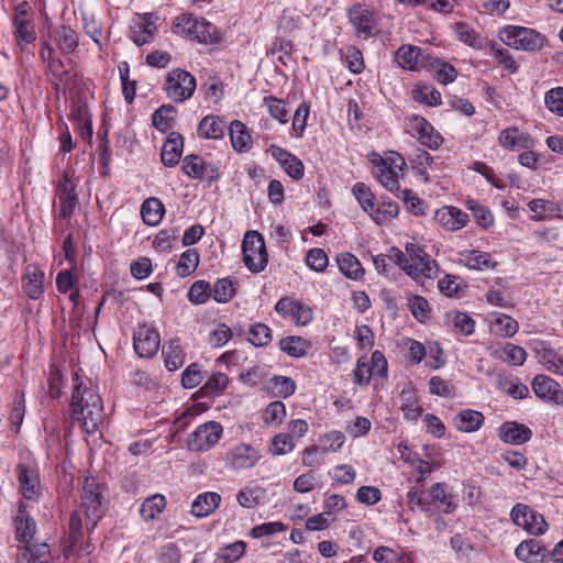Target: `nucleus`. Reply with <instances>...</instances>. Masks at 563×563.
<instances>
[{
    "instance_id": "obj_1",
    "label": "nucleus",
    "mask_w": 563,
    "mask_h": 563,
    "mask_svg": "<svg viewBox=\"0 0 563 563\" xmlns=\"http://www.w3.org/2000/svg\"><path fill=\"white\" fill-rule=\"evenodd\" d=\"M106 486L93 477H85L79 509L69 519V539L75 547L85 527L91 534L104 514Z\"/></svg>"
},
{
    "instance_id": "obj_2",
    "label": "nucleus",
    "mask_w": 563,
    "mask_h": 563,
    "mask_svg": "<svg viewBox=\"0 0 563 563\" xmlns=\"http://www.w3.org/2000/svg\"><path fill=\"white\" fill-rule=\"evenodd\" d=\"M69 406L71 420L80 423L85 432L93 433L98 430L103 412L101 397L92 388L84 386L78 374L73 377Z\"/></svg>"
},
{
    "instance_id": "obj_3",
    "label": "nucleus",
    "mask_w": 563,
    "mask_h": 563,
    "mask_svg": "<svg viewBox=\"0 0 563 563\" xmlns=\"http://www.w3.org/2000/svg\"><path fill=\"white\" fill-rule=\"evenodd\" d=\"M173 33L196 40L199 43L212 44L219 41L217 27L203 18H198L192 13L178 15L172 25Z\"/></svg>"
},
{
    "instance_id": "obj_4",
    "label": "nucleus",
    "mask_w": 563,
    "mask_h": 563,
    "mask_svg": "<svg viewBox=\"0 0 563 563\" xmlns=\"http://www.w3.org/2000/svg\"><path fill=\"white\" fill-rule=\"evenodd\" d=\"M405 251L409 256L408 260H410L406 267V274L408 276L415 280H418L420 277L434 279L439 276V265L435 260L428 254L424 246L410 242L406 244Z\"/></svg>"
},
{
    "instance_id": "obj_5",
    "label": "nucleus",
    "mask_w": 563,
    "mask_h": 563,
    "mask_svg": "<svg viewBox=\"0 0 563 563\" xmlns=\"http://www.w3.org/2000/svg\"><path fill=\"white\" fill-rule=\"evenodd\" d=\"M500 41L515 49L537 51L543 47L544 37L533 29L507 25L499 30Z\"/></svg>"
},
{
    "instance_id": "obj_6",
    "label": "nucleus",
    "mask_w": 563,
    "mask_h": 563,
    "mask_svg": "<svg viewBox=\"0 0 563 563\" xmlns=\"http://www.w3.org/2000/svg\"><path fill=\"white\" fill-rule=\"evenodd\" d=\"M243 262L254 274L265 269L268 263V254L264 238L257 231H247L242 241Z\"/></svg>"
},
{
    "instance_id": "obj_7",
    "label": "nucleus",
    "mask_w": 563,
    "mask_h": 563,
    "mask_svg": "<svg viewBox=\"0 0 563 563\" xmlns=\"http://www.w3.org/2000/svg\"><path fill=\"white\" fill-rule=\"evenodd\" d=\"M196 86V78L187 70L175 68L166 76L165 91L173 101L188 100L194 95Z\"/></svg>"
},
{
    "instance_id": "obj_8",
    "label": "nucleus",
    "mask_w": 563,
    "mask_h": 563,
    "mask_svg": "<svg viewBox=\"0 0 563 563\" xmlns=\"http://www.w3.org/2000/svg\"><path fill=\"white\" fill-rule=\"evenodd\" d=\"M512 522L532 536H541L548 530V523L543 515L525 504H516L511 511Z\"/></svg>"
},
{
    "instance_id": "obj_9",
    "label": "nucleus",
    "mask_w": 563,
    "mask_h": 563,
    "mask_svg": "<svg viewBox=\"0 0 563 563\" xmlns=\"http://www.w3.org/2000/svg\"><path fill=\"white\" fill-rule=\"evenodd\" d=\"M347 19L358 38L367 40L375 33V11L366 3H355L347 9Z\"/></svg>"
},
{
    "instance_id": "obj_10",
    "label": "nucleus",
    "mask_w": 563,
    "mask_h": 563,
    "mask_svg": "<svg viewBox=\"0 0 563 563\" xmlns=\"http://www.w3.org/2000/svg\"><path fill=\"white\" fill-rule=\"evenodd\" d=\"M161 338L157 330L147 324H141L133 334V347L142 358L153 357L159 350Z\"/></svg>"
},
{
    "instance_id": "obj_11",
    "label": "nucleus",
    "mask_w": 563,
    "mask_h": 563,
    "mask_svg": "<svg viewBox=\"0 0 563 563\" xmlns=\"http://www.w3.org/2000/svg\"><path fill=\"white\" fill-rule=\"evenodd\" d=\"M222 426L216 421L200 424L188 438L190 450L206 451L217 444L222 435Z\"/></svg>"
},
{
    "instance_id": "obj_12",
    "label": "nucleus",
    "mask_w": 563,
    "mask_h": 563,
    "mask_svg": "<svg viewBox=\"0 0 563 563\" xmlns=\"http://www.w3.org/2000/svg\"><path fill=\"white\" fill-rule=\"evenodd\" d=\"M431 55L422 48L413 45H401L395 53V59L398 65L411 71H419L428 68Z\"/></svg>"
},
{
    "instance_id": "obj_13",
    "label": "nucleus",
    "mask_w": 563,
    "mask_h": 563,
    "mask_svg": "<svg viewBox=\"0 0 563 563\" xmlns=\"http://www.w3.org/2000/svg\"><path fill=\"white\" fill-rule=\"evenodd\" d=\"M181 172L192 179H203L208 176L209 183L219 178L218 168L196 154L186 155L183 159Z\"/></svg>"
},
{
    "instance_id": "obj_14",
    "label": "nucleus",
    "mask_w": 563,
    "mask_h": 563,
    "mask_svg": "<svg viewBox=\"0 0 563 563\" xmlns=\"http://www.w3.org/2000/svg\"><path fill=\"white\" fill-rule=\"evenodd\" d=\"M532 390L540 399L555 404H563V389L560 384L550 376L539 374L532 379Z\"/></svg>"
},
{
    "instance_id": "obj_15",
    "label": "nucleus",
    "mask_w": 563,
    "mask_h": 563,
    "mask_svg": "<svg viewBox=\"0 0 563 563\" xmlns=\"http://www.w3.org/2000/svg\"><path fill=\"white\" fill-rule=\"evenodd\" d=\"M25 7V2L20 4L13 16L15 41L22 49L25 45L31 44L36 40L34 25L27 18Z\"/></svg>"
},
{
    "instance_id": "obj_16",
    "label": "nucleus",
    "mask_w": 563,
    "mask_h": 563,
    "mask_svg": "<svg viewBox=\"0 0 563 563\" xmlns=\"http://www.w3.org/2000/svg\"><path fill=\"white\" fill-rule=\"evenodd\" d=\"M268 152L282 165L289 177L295 180L303 177L305 166L296 155L274 144L269 146Z\"/></svg>"
},
{
    "instance_id": "obj_17",
    "label": "nucleus",
    "mask_w": 563,
    "mask_h": 563,
    "mask_svg": "<svg viewBox=\"0 0 563 563\" xmlns=\"http://www.w3.org/2000/svg\"><path fill=\"white\" fill-rule=\"evenodd\" d=\"M261 453L249 444H241L228 453V463L233 470L251 468L261 460Z\"/></svg>"
},
{
    "instance_id": "obj_18",
    "label": "nucleus",
    "mask_w": 563,
    "mask_h": 563,
    "mask_svg": "<svg viewBox=\"0 0 563 563\" xmlns=\"http://www.w3.org/2000/svg\"><path fill=\"white\" fill-rule=\"evenodd\" d=\"M516 558L525 563H543L549 558L547 548L536 539L521 541L515 550Z\"/></svg>"
},
{
    "instance_id": "obj_19",
    "label": "nucleus",
    "mask_w": 563,
    "mask_h": 563,
    "mask_svg": "<svg viewBox=\"0 0 563 563\" xmlns=\"http://www.w3.org/2000/svg\"><path fill=\"white\" fill-rule=\"evenodd\" d=\"M16 475L20 490L24 498L33 500L40 496V479L37 472L25 464H18Z\"/></svg>"
},
{
    "instance_id": "obj_20",
    "label": "nucleus",
    "mask_w": 563,
    "mask_h": 563,
    "mask_svg": "<svg viewBox=\"0 0 563 563\" xmlns=\"http://www.w3.org/2000/svg\"><path fill=\"white\" fill-rule=\"evenodd\" d=\"M411 129L416 132L420 143L430 150H437L443 142V137L434 128L422 117H413Z\"/></svg>"
},
{
    "instance_id": "obj_21",
    "label": "nucleus",
    "mask_w": 563,
    "mask_h": 563,
    "mask_svg": "<svg viewBox=\"0 0 563 563\" xmlns=\"http://www.w3.org/2000/svg\"><path fill=\"white\" fill-rule=\"evenodd\" d=\"M184 150V137L178 132H170L161 151V161L167 167L178 165Z\"/></svg>"
},
{
    "instance_id": "obj_22",
    "label": "nucleus",
    "mask_w": 563,
    "mask_h": 563,
    "mask_svg": "<svg viewBox=\"0 0 563 563\" xmlns=\"http://www.w3.org/2000/svg\"><path fill=\"white\" fill-rule=\"evenodd\" d=\"M499 144L507 150H528L533 146V139L527 132L520 131L518 128L504 129L498 137Z\"/></svg>"
},
{
    "instance_id": "obj_23",
    "label": "nucleus",
    "mask_w": 563,
    "mask_h": 563,
    "mask_svg": "<svg viewBox=\"0 0 563 563\" xmlns=\"http://www.w3.org/2000/svg\"><path fill=\"white\" fill-rule=\"evenodd\" d=\"M532 431L525 424L507 421L499 428V438L510 444H523L531 439Z\"/></svg>"
},
{
    "instance_id": "obj_24",
    "label": "nucleus",
    "mask_w": 563,
    "mask_h": 563,
    "mask_svg": "<svg viewBox=\"0 0 563 563\" xmlns=\"http://www.w3.org/2000/svg\"><path fill=\"white\" fill-rule=\"evenodd\" d=\"M435 217L449 231H457L468 223V214L456 207H443L437 211Z\"/></svg>"
},
{
    "instance_id": "obj_25",
    "label": "nucleus",
    "mask_w": 563,
    "mask_h": 563,
    "mask_svg": "<svg viewBox=\"0 0 563 563\" xmlns=\"http://www.w3.org/2000/svg\"><path fill=\"white\" fill-rule=\"evenodd\" d=\"M49 37L64 54L73 53L79 44L77 33L68 25L52 29L49 31Z\"/></svg>"
},
{
    "instance_id": "obj_26",
    "label": "nucleus",
    "mask_w": 563,
    "mask_h": 563,
    "mask_svg": "<svg viewBox=\"0 0 563 563\" xmlns=\"http://www.w3.org/2000/svg\"><path fill=\"white\" fill-rule=\"evenodd\" d=\"M58 192L60 202V216L63 218H68L75 209L77 196L75 192V184L67 174H64L58 185Z\"/></svg>"
},
{
    "instance_id": "obj_27",
    "label": "nucleus",
    "mask_w": 563,
    "mask_h": 563,
    "mask_svg": "<svg viewBox=\"0 0 563 563\" xmlns=\"http://www.w3.org/2000/svg\"><path fill=\"white\" fill-rule=\"evenodd\" d=\"M44 273L35 266H27L23 276V289L30 299H40L44 292Z\"/></svg>"
},
{
    "instance_id": "obj_28",
    "label": "nucleus",
    "mask_w": 563,
    "mask_h": 563,
    "mask_svg": "<svg viewBox=\"0 0 563 563\" xmlns=\"http://www.w3.org/2000/svg\"><path fill=\"white\" fill-rule=\"evenodd\" d=\"M221 501V496L213 492L199 494L191 504V514L195 517L203 518L213 512Z\"/></svg>"
},
{
    "instance_id": "obj_29",
    "label": "nucleus",
    "mask_w": 563,
    "mask_h": 563,
    "mask_svg": "<svg viewBox=\"0 0 563 563\" xmlns=\"http://www.w3.org/2000/svg\"><path fill=\"white\" fill-rule=\"evenodd\" d=\"M445 321L455 334L468 336L475 329L474 319L466 312L450 311L445 314Z\"/></svg>"
},
{
    "instance_id": "obj_30",
    "label": "nucleus",
    "mask_w": 563,
    "mask_h": 563,
    "mask_svg": "<svg viewBox=\"0 0 563 563\" xmlns=\"http://www.w3.org/2000/svg\"><path fill=\"white\" fill-rule=\"evenodd\" d=\"M229 134L232 147L240 152H247L251 148L252 137L246 125L240 120L230 123Z\"/></svg>"
},
{
    "instance_id": "obj_31",
    "label": "nucleus",
    "mask_w": 563,
    "mask_h": 563,
    "mask_svg": "<svg viewBox=\"0 0 563 563\" xmlns=\"http://www.w3.org/2000/svg\"><path fill=\"white\" fill-rule=\"evenodd\" d=\"M227 123L218 115H206L198 125V135L202 139H222Z\"/></svg>"
},
{
    "instance_id": "obj_32",
    "label": "nucleus",
    "mask_w": 563,
    "mask_h": 563,
    "mask_svg": "<svg viewBox=\"0 0 563 563\" xmlns=\"http://www.w3.org/2000/svg\"><path fill=\"white\" fill-rule=\"evenodd\" d=\"M352 192L364 212L373 220L379 219V212H375V196L366 184L362 181L356 183L352 188Z\"/></svg>"
},
{
    "instance_id": "obj_33",
    "label": "nucleus",
    "mask_w": 563,
    "mask_h": 563,
    "mask_svg": "<svg viewBox=\"0 0 563 563\" xmlns=\"http://www.w3.org/2000/svg\"><path fill=\"white\" fill-rule=\"evenodd\" d=\"M484 415L472 409L460 411L454 418V424L459 431L475 432L484 423Z\"/></svg>"
},
{
    "instance_id": "obj_34",
    "label": "nucleus",
    "mask_w": 563,
    "mask_h": 563,
    "mask_svg": "<svg viewBox=\"0 0 563 563\" xmlns=\"http://www.w3.org/2000/svg\"><path fill=\"white\" fill-rule=\"evenodd\" d=\"M142 20L143 21L140 24L135 25L131 30L130 37L137 46H142L144 44L152 42L154 33L156 32L157 29L153 21L152 14H144Z\"/></svg>"
},
{
    "instance_id": "obj_35",
    "label": "nucleus",
    "mask_w": 563,
    "mask_h": 563,
    "mask_svg": "<svg viewBox=\"0 0 563 563\" xmlns=\"http://www.w3.org/2000/svg\"><path fill=\"white\" fill-rule=\"evenodd\" d=\"M400 409L407 420H417L421 415L422 407L412 387L404 388L400 393Z\"/></svg>"
},
{
    "instance_id": "obj_36",
    "label": "nucleus",
    "mask_w": 563,
    "mask_h": 563,
    "mask_svg": "<svg viewBox=\"0 0 563 563\" xmlns=\"http://www.w3.org/2000/svg\"><path fill=\"white\" fill-rule=\"evenodd\" d=\"M336 261L340 272L345 277L354 280L363 278L365 271L355 255L352 253H343L338 256Z\"/></svg>"
},
{
    "instance_id": "obj_37",
    "label": "nucleus",
    "mask_w": 563,
    "mask_h": 563,
    "mask_svg": "<svg viewBox=\"0 0 563 563\" xmlns=\"http://www.w3.org/2000/svg\"><path fill=\"white\" fill-rule=\"evenodd\" d=\"M164 212L165 207L158 198L151 197L141 206V216L147 225H157L162 221Z\"/></svg>"
},
{
    "instance_id": "obj_38",
    "label": "nucleus",
    "mask_w": 563,
    "mask_h": 563,
    "mask_svg": "<svg viewBox=\"0 0 563 563\" xmlns=\"http://www.w3.org/2000/svg\"><path fill=\"white\" fill-rule=\"evenodd\" d=\"M428 68L434 70V79L442 85H449L457 77L455 67L441 58L431 56Z\"/></svg>"
},
{
    "instance_id": "obj_39",
    "label": "nucleus",
    "mask_w": 563,
    "mask_h": 563,
    "mask_svg": "<svg viewBox=\"0 0 563 563\" xmlns=\"http://www.w3.org/2000/svg\"><path fill=\"white\" fill-rule=\"evenodd\" d=\"M236 280L230 276L220 278L211 286L212 298L218 303H227L236 295Z\"/></svg>"
},
{
    "instance_id": "obj_40",
    "label": "nucleus",
    "mask_w": 563,
    "mask_h": 563,
    "mask_svg": "<svg viewBox=\"0 0 563 563\" xmlns=\"http://www.w3.org/2000/svg\"><path fill=\"white\" fill-rule=\"evenodd\" d=\"M310 347V342L301 336L289 335L279 341V349L296 358L305 356Z\"/></svg>"
},
{
    "instance_id": "obj_41",
    "label": "nucleus",
    "mask_w": 563,
    "mask_h": 563,
    "mask_svg": "<svg viewBox=\"0 0 563 563\" xmlns=\"http://www.w3.org/2000/svg\"><path fill=\"white\" fill-rule=\"evenodd\" d=\"M494 356L510 365L520 366L526 362L527 353L519 345L506 343L494 352Z\"/></svg>"
},
{
    "instance_id": "obj_42",
    "label": "nucleus",
    "mask_w": 563,
    "mask_h": 563,
    "mask_svg": "<svg viewBox=\"0 0 563 563\" xmlns=\"http://www.w3.org/2000/svg\"><path fill=\"white\" fill-rule=\"evenodd\" d=\"M166 498L161 494L147 497L141 505L140 515L145 521H152L165 509Z\"/></svg>"
},
{
    "instance_id": "obj_43",
    "label": "nucleus",
    "mask_w": 563,
    "mask_h": 563,
    "mask_svg": "<svg viewBox=\"0 0 563 563\" xmlns=\"http://www.w3.org/2000/svg\"><path fill=\"white\" fill-rule=\"evenodd\" d=\"M229 377L224 373L212 374L198 390L200 397L213 398L220 395L228 386Z\"/></svg>"
},
{
    "instance_id": "obj_44",
    "label": "nucleus",
    "mask_w": 563,
    "mask_h": 563,
    "mask_svg": "<svg viewBox=\"0 0 563 563\" xmlns=\"http://www.w3.org/2000/svg\"><path fill=\"white\" fill-rule=\"evenodd\" d=\"M375 175L383 187L391 192L399 191L398 173L387 166V161H380V164L375 166Z\"/></svg>"
},
{
    "instance_id": "obj_45",
    "label": "nucleus",
    "mask_w": 563,
    "mask_h": 563,
    "mask_svg": "<svg viewBox=\"0 0 563 563\" xmlns=\"http://www.w3.org/2000/svg\"><path fill=\"white\" fill-rule=\"evenodd\" d=\"M266 388L276 397L288 398L296 391V383L290 377L276 375L267 382Z\"/></svg>"
},
{
    "instance_id": "obj_46",
    "label": "nucleus",
    "mask_w": 563,
    "mask_h": 563,
    "mask_svg": "<svg viewBox=\"0 0 563 563\" xmlns=\"http://www.w3.org/2000/svg\"><path fill=\"white\" fill-rule=\"evenodd\" d=\"M448 486L444 483H435L430 488V497L433 503L439 501L444 514H452L456 509L453 496L448 493Z\"/></svg>"
},
{
    "instance_id": "obj_47",
    "label": "nucleus",
    "mask_w": 563,
    "mask_h": 563,
    "mask_svg": "<svg viewBox=\"0 0 563 563\" xmlns=\"http://www.w3.org/2000/svg\"><path fill=\"white\" fill-rule=\"evenodd\" d=\"M163 355L165 357V366L170 372L177 371L184 364V352L176 340H172L167 346H163Z\"/></svg>"
},
{
    "instance_id": "obj_48",
    "label": "nucleus",
    "mask_w": 563,
    "mask_h": 563,
    "mask_svg": "<svg viewBox=\"0 0 563 563\" xmlns=\"http://www.w3.org/2000/svg\"><path fill=\"white\" fill-rule=\"evenodd\" d=\"M273 331L272 329L262 322H256L251 325L249 330L247 341L257 347H264L272 342Z\"/></svg>"
},
{
    "instance_id": "obj_49",
    "label": "nucleus",
    "mask_w": 563,
    "mask_h": 563,
    "mask_svg": "<svg viewBox=\"0 0 563 563\" xmlns=\"http://www.w3.org/2000/svg\"><path fill=\"white\" fill-rule=\"evenodd\" d=\"M490 55L510 74L518 71V65L508 49L501 47L496 42L490 41L488 43Z\"/></svg>"
},
{
    "instance_id": "obj_50",
    "label": "nucleus",
    "mask_w": 563,
    "mask_h": 563,
    "mask_svg": "<svg viewBox=\"0 0 563 563\" xmlns=\"http://www.w3.org/2000/svg\"><path fill=\"white\" fill-rule=\"evenodd\" d=\"M538 361L544 366V368L552 373L560 354H558L549 343L539 341L536 343L533 349Z\"/></svg>"
},
{
    "instance_id": "obj_51",
    "label": "nucleus",
    "mask_w": 563,
    "mask_h": 563,
    "mask_svg": "<svg viewBox=\"0 0 563 563\" xmlns=\"http://www.w3.org/2000/svg\"><path fill=\"white\" fill-rule=\"evenodd\" d=\"M503 391L515 399H523L528 396V387L518 377H500L498 380Z\"/></svg>"
},
{
    "instance_id": "obj_52",
    "label": "nucleus",
    "mask_w": 563,
    "mask_h": 563,
    "mask_svg": "<svg viewBox=\"0 0 563 563\" xmlns=\"http://www.w3.org/2000/svg\"><path fill=\"white\" fill-rule=\"evenodd\" d=\"M188 300L194 305H202L212 297V289L209 282L200 279L195 282L187 294Z\"/></svg>"
},
{
    "instance_id": "obj_53",
    "label": "nucleus",
    "mask_w": 563,
    "mask_h": 563,
    "mask_svg": "<svg viewBox=\"0 0 563 563\" xmlns=\"http://www.w3.org/2000/svg\"><path fill=\"white\" fill-rule=\"evenodd\" d=\"M286 418V406L280 400L272 401L262 413L265 424L279 426Z\"/></svg>"
},
{
    "instance_id": "obj_54",
    "label": "nucleus",
    "mask_w": 563,
    "mask_h": 563,
    "mask_svg": "<svg viewBox=\"0 0 563 563\" xmlns=\"http://www.w3.org/2000/svg\"><path fill=\"white\" fill-rule=\"evenodd\" d=\"M465 265L471 269L494 268L497 263L494 262L488 253L477 250L467 252L464 255Z\"/></svg>"
},
{
    "instance_id": "obj_55",
    "label": "nucleus",
    "mask_w": 563,
    "mask_h": 563,
    "mask_svg": "<svg viewBox=\"0 0 563 563\" xmlns=\"http://www.w3.org/2000/svg\"><path fill=\"white\" fill-rule=\"evenodd\" d=\"M16 539L25 544H30L36 531V523L31 517H15Z\"/></svg>"
},
{
    "instance_id": "obj_56",
    "label": "nucleus",
    "mask_w": 563,
    "mask_h": 563,
    "mask_svg": "<svg viewBox=\"0 0 563 563\" xmlns=\"http://www.w3.org/2000/svg\"><path fill=\"white\" fill-rule=\"evenodd\" d=\"M454 30L457 35V38L465 45H468L476 49H482L484 47L483 41L479 37V35L467 24L463 22H457L455 23Z\"/></svg>"
},
{
    "instance_id": "obj_57",
    "label": "nucleus",
    "mask_w": 563,
    "mask_h": 563,
    "mask_svg": "<svg viewBox=\"0 0 563 563\" xmlns=\"http://www.w3.org/2000/svg\"><path fill=\"white\" fill-rule=\"evenodd\" d=\"M198 264L199 253L194 249H189L180 255V260L177 265V274L180 277L189 276L195 272Z\"/></svg>"
},
{
    "instance_id": "obj_58",
    "label": "nucleus",
    "mask_w": 563,
    "mask_h": 563,
    "mask_svg": "<svg viewBox=\"0 0 563 563\" xmlns=\"http://www.w3.org/2000/svg\"><path fill=\"white\" fill-rule=\"evenodd\" d=\"M432 163L433 157L427 151L421 148L416 151L415 157L411 159L412 169L417 176L423 179L424 183L430 181L427 166L431 165Z\"/></svg>"
},
{
    "instance_id": "obj_59",
    "label": "nucleus",
    "mask_w": 563,
    "mask_h": 563,
    "mask_svg": "<svg viewBox=\"0 0 563 563\" xmlns=\"http://www.w3.org/2000/svg\"><path fill=\"white\" fill-rule=\"evenodd\" d=\"M264 490L260 486L243 487L236 495V500L244 508H253L260 504Z\"/></svg>"
},
{
    "instance_id": "obj_60",
    "label": "nucleus",
    "mask_w": 563,
    "mask_h": 563,
    "mask_svg": "<svg viewBox=\"0 0 563 563\" xmlns=\"http://www.w3.org/2000/svg\"><path fill=\"white\" fill-rule=\"evenodd\" d=\"M264 104L267 107L272 118L282 124L288 122V109L284 100L268 96L264 98Z\"/></svg>"
},
{
    "instance_id": "obj_61",
    "label": "nucleus",
    "mask_w": 563,
    "mask_h": 563,
    "mask_svg": "<svg viewBox=\"0 0 563 563\" xmlns=\"http://www.w3.org/2000/svg\"><path fill=\"white\" fill-rule=\"evenodd\" d=\"M528 207L533 213L531 217L534 221L545 220L549 216H554V202L544 199H532Z\"/></svg>"
},
{
    "instance_id": "obj_62",
    "label": "nucleus",
    "mask_w": 563,
    "mask_h": 563,
    "mask_svg": "<svg viewBox=\"0 0 563 563\" xmlns=\"http://www.w3.org/2000/svg\"><path fill=\"white\" fill-rule=\"evenodd\" d=\"M547 109L560 117H563V87L552 88L544 95Z\"/></svg>"
},
{
    "instance_id": "obj_63",
    "label": "nucleus",
    "mask_w": 563,
    "mask_h": 563,
    "mask_svg": "<svg viewBox=\"0 0 563 563\" xmlns=\"http://www.w3.org/2000/svg\"><path fill=\"white\" fill-rule=\"evenodd\" d=\"M246 543L244 541H235L220 550L219 559L222 560L223 563H233L244 555Z\"/></svg>"
},
{
    "instance_id": "obj_64",
    "label": "nucleus",
    "mask_w": 563,
    "mask_h": 563,
    "mask_svg": "<svg viewBox=\"0 0 563 563\" xmlns=\"http://www.w3.org/2000/svg\"><path fill=\"white\" fill-rule=\"evenodd\" d=\"M175 112L176 109L172 104L159 107L152 115L153 125L161 131L167 130Z\"/></svg>"
}]
</instances>
